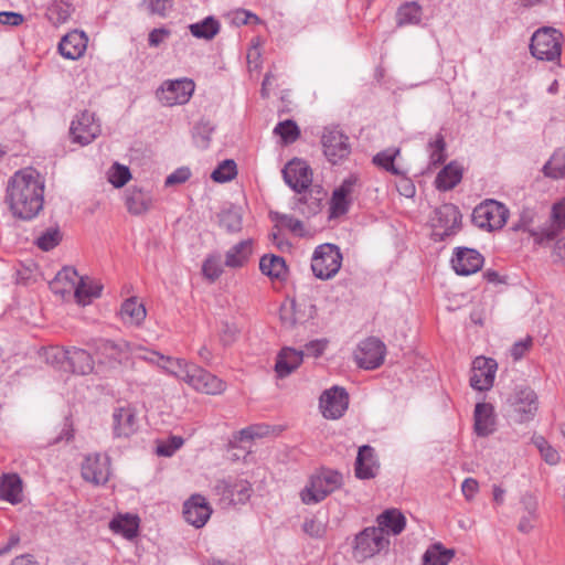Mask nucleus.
<instances>
[{
    "mask_svg": "<svg viewBox=\"0 0 565 565\" xmlns=\"http://www.w3.org/2000/svg\"><path fill=\"white\" fill-rule=\"evenodd\" d=\"M7 202L15 217L32 220L43 209L44 182L34 169L17 171L7 186Z\"/></svg>",
    "mask_w": 565,
    "mask_h": 565,
    "instance_id": "f257e3e1",
    "label": "nucleus"
},
{
    "mask_svg": "<svg viewBox=\"0 0 565 565\" xmlns=\"http://www.w3.org/2000/svg\"><path fill=\"white\" fill-rule=\"evenodd\" d=\"M175 366L177 370H171L170 374L182 380L198 392L216 395L225 391L226 385L221 379L196 364L177 359Z\"/></svg>",
    "mask_w": 565,
    "mask_h": 565,
    "instance_id": "f03ea898",
    "label": "nucleus"
},
{
    "mask_svg": "<svg viewBox=\"0 0 565 565\" xmlns=\"http://www.w3.org/2000/svg\"><path fill=\"white\" fill-rule=\"evenodd\" d=\"M343 477L332 469H321L313 473L308 484L301 490L300 498L305 504H316L341 488Z\"/></svg>",
    "mask_w": 565,
    "mask_h": 565,
    "instance_id": "7ed1b4c3",
    "label": "nucleus"
},
{
    "mask_svg": "<svg viewBox=\"0 0 565 565\" xmlns=\"http://www.w3.org/2000/svg\"><path fill=\"white\" fill-rule=\"evenodd\" d=\"M390 540L382 529L369 526L359 532L353 541L352 557L358 563L372 558L383 550L387 548Z\"/></svg>",
    "mask_w": 565,
    "mask_h": 565,
    "instance_id": "20e7f679",
    "label": "nucleus"
},
{
    "mask_svg": "<svg viewBox=\"0 0 565 565\" xmlns=\"http://www.w3.org/2000/svg\"><path fill=\"white\" fill-rule=\"evenodd\" d=\"M563 35L554 28H542L531 38V54L542 61H558L562 53Z\"/></svg>",
    "mask_w": 565,
    "mask_h": 565,
    "instance_id": "39448f33",
    "label": "nucleus"
},
{
    "mask_svg": "<svg viewBox=\"0 0 565 565\" xmlns=\"http://www.w3.org/2000/svg\"><path fill=\"white\" fill-rule=\"evenodd\" d=\"M508 207L495 200H484L472 211V223L480 230L493 232L501 230L508 221Z\"/></svg>",
    "mask_w": 565,
    "mask_h": 565,
    "instance_id": "423d86ee",
    "label": "nucleus"
},
{
    "mask_svg": "<svg viewBox=\"0 0 565 565\" xmlns=\"http://www.w3.org/2000/svg\"><path fill=\"white\" fill-rule=\"evenodd\" d=\"M342 259V253L337 245L321 244L316 247L311 258L312 273L319 279H330L340 270Z\"/></svg>",
    "mask_w": 565,
    "mask_h": 565,
    "instance_id": "0eeeda50",
    "label": "nucleus"
},
{
    "mask_svg": "<svg viewBox=\"0 0 565 565\" xmlns=\"http://www.w3.org/2000/svg\"><path fill=\"white\" fill-rule=\"evenodd\" d=\"M507 403L510 407L511 416L518 423L531 420L539 408L536 393L530 387L520 386L508 397Z\"/></svg>",
    "mask_w": 565,
    "mask_h": 565,
    "instance_id": "6e6552de",
    "label": "nucleus"
},
{
    "mask_svg": "<svg viewBox=\"0 0 565 565\" xmlns=\"http://www.w3.org/2000/svg\"><path fill=\"white\" fill-rule=\"evenodd\" d=\"M195 84L190 78L170 79L157 90V98L163 106H174L186 104L194 93Z\"/></svg>",
    "mask_w": 565,
    "mask_h": 565,
    "instance_id": "1a4fd4ad",
    "label": "nucleus"
},
{
    "mask_svg": "<svg viewBox=\"0 0 565 565\" xmlns=\"http://www.w3.org/2000/svg\"><path fill=\"white\" fill-rule=\"evenodd\" d=\"M460 225L461 213L456 205L446 203L435 210V217L433 218L434 235L438 236L439 241L455 235Z\"/></svg>",
    "mask_w": 565,
    "mask_h": 565,
    "instance_id": "9d476101",
    "label": "nucleus"
},
{
    "mask_svg": "<svg viewBox=\"0 0 565 565\" xmlns=\"http://www.w3.org/2000/svg\"><path fill=\"white\" fill-rule=\"evenodd\" d=\"M565 228V199L552 206L550 218L542 225L541 232H533L536 246H548Z\"/></svg>",
    "mask_w": 565,
    "mask_h": 565,
    "instance_id": "9b49d317",
    "label": "nucleus"
},
{
    "mask_svg": "<svg viewBox=\"0 0 565 565\" xmlns=\"http://www.w3.org/2000/svg\"><path fill=\"white\" fill-rule=\"evenodd\" d=\"M385 353V344L379 338L370 337L359 343L354 358L360 367L374 370L383 364Z\"/></svg>",
    "mask_w": 565,
    "mask_h": 565,
    "instance_id": "f8f14e48",
    "label": "nucleus"
},
{
    "mask_svg": "<svg viewBox=\"0 0 565 565\" xmlns=\"http://www.w3.org/2000/svg\"><path fill=\"white\" fill-rule=\"evenodd\" d=\"M321 143L323 153L332 164L345 159L351 152V146L348 136L337 128H326Z\"/></svg>",
    "mask_w": 565,
    "mask_h": 565,
    "instance_id": "ddd939ff",
    "label": "nucleus"
},
{
    "mask_svg": "<svg viewBox=\"0 0 565 565\" xmlns=\"http://www.w3.org/2000/svg\"><path fill=\"white\" fill-rule=\"evenodd\" d=\"M93 349L99 363L115 367L128 356L130 345L125 341L115 342L107 339H97L93 342Z\"/></svg>",
    "mask_w": 565,
    "mask_h": 565,
    "instance_id": "4468645a",
    "label": "nucleus"
},
{
    "mask_svg": "<svg viewBox=\"0 0 565 565\" xmlns=\"http://www.w3.org/2000/svg\"><path fill=\"white\" fill-rule=\"evenodd\" d=\"M100 125L95 118V114L88 110L82 111L75 120L72 121L70 134L74 142L82 146L89 145L100 134Z\"/></svg>",
    "mask_w": 565,
    "mask_h": 565,
    "instance_id": "2eb2a0df",
    "label": "nucleus"
},
{
    "mask_svg": "<svg viewBox=\"0 0 565 565\" xmlns=\"http://www.w3.org/2000/svg\"><path fill=\"white\" fill-rule=\"evenodd\" d=\"M349 406V394L345 388L332 386L326 390L320 397L322 415L328 419H339Z\"/></svg>",
    "mask_w": 565,
    "mask_h": 565,
    "instance_id": "dca6fc26",
    "label": "nucleus"
},
{
    "mask_svg": "<svg viewBox=\"0 0 565 565\" xmlns=\"http://www.w3.org/2000/svg\"><path fill=\"white\" fill-rule=\"evenodd\" d=\"M284 181L298 194L312 184V171L309 164L300 159L290 160L282 169Z\"/></svg>",
    "mask_w": 565,
    "mask_h": 565,
    "instance_id": "f3484780",
    "label": "nucleus"
},
{
    "mask_svg": "<svg viewBox=\"0 0 565 565\" xmlns=\"http://www.w3.org/2000/svg\"><path fill=\"white\" fill-rule=\"evenodd\" d=\"M498 364L493 359L477 356L472 362L470 385L477 391H488L492 387Z\"/></svg>",
    "mask_w": 565,
    "mask_h": 565,
    "instance_id": "a211bd4d",
    "label": "nucleus"
},
{
    "mask_svg": "<svg viewBox=\"0 0 565 565\" xmlns=\"http://www.w3.org/2000/svg\"><path fill=\"white\" fill-rule=\"evenodd\" d=\"M326 198L327 191H324L321 185L310 184L299 194L295 202L294 210L305 217L315 216L321 211L322 202Z\"/></svg>",
    "mask_w": 565,
    "mask_h": 565,
    "instance_id": "6ab92c4d",
    "label": "nucleus"
},
{
    "mask_svg": "<svg viewBox=\"0 0 565 565\" xmlns=\"http://www.w3.org/2000/svg\"><path fill=\"white\" fill-rule=\"evenodd\" d=\"M215 490L223 500H227L231 504H244L248 501L252 493V486L246 480L223 479L218 480Z\"/></svg>",
    "mask_w": 565,
    "mask_h": 565,
    "instance_id": "aec40b11",
    "label": "nucleus"
},
{
    "mask_svg": "<svg viewBox=\"0 0 565 565\" xmlns=\"http://www.w3.org/2000/svg\"><path fill=\"white\" fill-rule=\"evenodd\" d=\"M110 476V463L107 456L99 454L87 456L82 465V477L94 484H104Z\"/></svg>",
    "mask_w": 565,
    "mask_h": 565,
    "instance_id": "412c9836",
    "label": "nucleus"
},
{
    "mask_svg": "<svg viewBox=\"0 0 565 565\" xmlns=\"http://www.w3.org/2000/svg\"><path fill=\"white\" fill-rule=\"evenodd\" d=\"M484 258L473 248L457 247L451 258V265L455 271L461 276H469L482 268Z\"/></svg>",
    "mask_w": 565,
    "mask_h": 565,
    "instance_id": "4be33fe9",
    "label": "nucleus"
},
{
    "mask_svg": "<svg viewBox=\"0 0 565 565\" xmlns=\"http://www.w3.org/2000/svg\"><path fill=\"white\" fill-rule=\"evenodd\" d=\"M211 513L212 508L201 494H193L183 504V516L185 521L198 529L205 525Z\"/></svg>",
    "mask_w": 565,
    "mask_h": 565,
    "instance_id": "5701e85b",
    "label": "nucleus"
},
{
    "mask_svg": "<svg viewBox=\"0 0 565 565\" xmlns=\"http://www.w3.org/2000/svg\"><path fill=\"white\" fill-rule=\"evenodd\" d=\"M58 356L67 361L73 373L86 375L94 370V360L90 353L84 349L72 347L65 350H56L54 358L57 359Z\"/></svg>",
    "mask_w": 565,
    "mask_h": 565,
    "instance_id": "b1692460",
    "label": "nucleus"
},
{
    "mask_svg": "<svg viewBox=\"0 0 565 565\" xmlns=\"http://www.w3.org/2000/svg\"><path fill=\"white\" fill-rule=\"evenodd\" d=\"M113 419L114 436L117 438H128L138 430L137 414L130 406L116 408L113 414Z\"/></svg>",
    "mask_w": 565,
    "mask_h": 565,
    "instance_id": "393cba45",
    "label": "nucleus"
},
{
    "mask_svg": "<svg viewBox=\"0 0 565 565\" xmlns=\"http://www.w3.org/2000/svg\"><path fill=\"white\" fill-rule=\"evenodd\" d=\"M125 205L132 215H142L147 213L152 205V194L142 188L131 185L125 190Z\"/></svg>",
    "mask_w": 565,
    "mask_h": 565,
    "instance_id": "a878e982",
    "label": "nucleus"
},
{
    "mask_svg": "<svg viewBox=\"0 0 565 565\" xmlns=\"http://www.w3.org/2000/svg\"><path fill=\"white\" fill-rule=\"evenodd\" d=\"M380 465L373 447L363 445L355 459V476L359 479H372L377 475Z\"/></svg>",
    "mask_w": 565,
    "mask_h": 565,
    "instance_id": "bb28decb",
    "label": "nucleus"
},
{
    "mask_svg": "<svg viewBox=\"0 0 565 565\" xmlns=\"http://www.w3.org/2000/svg\"><path fill=\"white\" fill-rule=\"evenodd\" d=\"M87 46V36L83 31H72L64 35L58 43V52L68 60L79 58Z\"/></svg>",
    "mask_w": 565,
    "mask_h": 565,
    "instance_id": "cd10ccee",
    "label": "nucleus"
},
{
    "mask_svg": "<svg viewBox=\"0 0 565 565\" xmlns=\"http://www.w3.org/2000/svg\"><path fill=\"white\" fill-rule=\"evenodd\" d=\"M355 178L345 179L341 185L333 191L330 201V217H339L345 214L350 207V194L355 184Z\"/></svg>",
    "mask_w": 565,
    "mask_h": 565,
    "instance_id": "c85d7f7f",
    "label": "nucleus"
},
{
    "mask_svg": "<svg viewBox=\"0 0 565 565\" xmlns=\"http://www.w3.org/2000/svg\"><path fill=\"white\" fill-rule=\"evenodd\" d=\"M303 360V352L292 348H282L276 358L275 372L278 377L284 379L290 375L300 366Z\"/></svg>",
    "mask_w": 565,
    "mask_h": 565,
    "instance_id": "c756f323",
    "label": "nucleus"
},
{
    "mask_svg": "<svg viewBox=\"0 0 565 565\" xmlns=\"http://www.w3.org/2000/svg\"><path fill=\"white\" fill-rule=\"evenodd\" d=\"M77 271L73 267H63L50 282V289L62 298L74 292L78 281Z\"/></svg>",
    "mask_w": 565,
    "mask_h": 565,
    "instance_id": "7c9ffc66",
    "label": "nucleus"
},
{
    "mask_svg": "<svg viewBox=\"0 0 565 565\" xmlns=\"http://www.w3.org/2000/svg\"><path fill=\"white\" fill-rule=\"evenodd\" d=\"M475 431L478 436L486 437L494 431L495 419L493 406L488 403H478L475 407Z\"/></svg>",
    "mask_w": 565,
    "mask_h": 565,
    "instance_id": "2f4dec72",
    "label": "nucleus"
},
{
    "mask_svg": "<svg viewBox=\"0 0 565 565\" xmlns=\"http://www.w3.org/2000/svg\"><path fill=\"white\" fill-rule=\"evenodd\" d=\"M252 254V239L241 241L226 252L224 265L230 268H242L247 264Z\"/></svg>",
    "mask_w": 565,
    "mask_h": 565,
    "instance_id": "473e14b6",
    "label": "nucleus"
},
{
    "mask_svg": "<svg viewBox=\"0 0 565 565\" xmlns=\"http://www.w3.org/2000/svg\"><path fill=\"white\" fill-rule=\"evenodd\" d=\"M377 526L383 533L397 535L403 532L406 525L405 516L396 509H390L381 513L377 519Z\"/></svg>",
    "mask_w": 565,
    "mask_h": 565,
    "instance_id": "72a5a7b5",
    "label": "nucleus"
},
{
    "mask_svg": "<svg viewBox=\"0 0 565 565\" xmlns=\"http://www.w3.org/2000/svg\"><path fill=\"white\" fill-rule=\"evenodd\" d=\"M462 179V169L456 162H450L437 174L435 184L438 190L454 189Z\"/></svg>",
    "mask_w": 565,
    "mask_h": 565,
    "instance_id": "f704fd0d",
    "label": "nucleus"
},
{
    "mask_svg": "<svg viewBox=\"0 0 565 565\" xmlns=\"http://www.w3.org/2000/svg\"><path fill=\"white\" fill-rule=\"evenodd\" d=\"M120 317L125 323L139 326L146 318V308L136 297H131L121 305Z\"/></svg>",
    "mask_w": 565,
    "mask_h": 565,
    "instance_id": "c9c22d12",
    "label": "nucleus"
},
{
    "mask_svg": "<svg viewBox=\"0 0 565 565\" xmlns=\"http://www.w3.org/2000/svg\"><path fill=\"white\" fill-rule=\"evenodd\" d=\"M260 271L275 279H284L287 275L286 262L281 256L264 255L259 260Z\"/></svg>",
    "mask_w": 565,
    "mask_h": 565,
    "instance_id": "e433bc0d",
    "label": "nucleus"
},
{
    "mask_svg": "<svg viewBox=\"0 0 565 565\" xmlns=\"http://www.w3.org/2000/svg\"><path fill=\"white\" fill-rule=\"evenodd\" d=\"M218 20L210 15L202 21L189 25L190 33L196 39L212 40L220 32Z\"/></svg>",
    "mask_w": 565,
    "mask_h": 565,
    "instance_id": "4c0bfd02",
    "label": "nucleus"
},
{
    "mask_svg": "<svg viewBox=\"0 0 565 565\" xmlns=\"http://www.w3.org/2000/svg\"><path fill=\"white\" fill-rule=\"evenodd\" d=\"M455 556V550L445 548L443 544H433L423 555L424 565H448Z\"/></svg>",
    "mask_w": 565,
    "mask_h": 565,
    "instance_id": "58836bf2",
    "label": "nucleus"
},
{
    "mask_svg": "<svg viewBox=\"0 0 565 565\" xmlns=\"http://www.w3.org/2000/svg\"><path fill=\"white\" fill-rule=\"evenodd\" d=\"M21 480L17 475L3 476L0 483V497L11 503L20 501L21 495Z\"/></svg>",
    "mask_w": 565,
    "mask_h": 565,
    "instance_id": "ea45409f",
    "label": "nucleus"
},
{
    "mask_svg": "<svg viewBox=\"0 0 565 565\" xmlns=\"http://www.w3.org/2000/svg\"><path fill=\"white\" fill-rule=\"evenodd\" d=\"M109 527L114 533L121 534L126 539L131 540L138 533V519L129 515L114 518L109 523Z\"/></svg>",
    "mask_w": 565,
    "mask_h": 565,
    "instance_id": "a19ab883",
    "label": "nucleus"
},
{
    "mask_svg": "<svg viewBox=\"0 0 565 565\" xmlns=\"http://www.w3.org/2000/svg\"><path fill=\"white\" fill-rule=\"evenodd\" d=\"M218 224L228 233H237L242 230V213L238 207L231 206L222 210L218 215Z\"/></svg>",
    "mask_w": 565,
    "mask_h": 565,
    "instance_id": "79ce46f5",
    "label": "nucleus"
},
{
    "mask_svg": "<svg viewBox=\"0 0 565 565\" xmlns=\"http://www.w3.org/2000/svg\"><path fill=\"white\" fill-rule=\"evenodd\" d=\"M102 286L86 281L83 277L79 278L78 284L74 290V297L79 305H87L93 298L100 296Z\"/></svg>",
    "mask_w": 565,
    "mask_h": 565,
    "instance_id": "37998d69",
    "label": "nucleus"
},
{
    "mask_svg": "<svg viewBox=\"0 0 565 565\" xmlns=\"http://www.w3.org/2000/svg\"><path fill=\"white\" fill-rule=\"evenodd\" d=\"M399 148H387L373 157V163L385 171L401 175L402 171L394 164L395 158L399 154Z\"/></svg>",
    "mask_w": 565,
    "mask_h": 565,
    "instance_id": "c03bdc74",
    "label": "nucleus"
},
{
    "mask_svg": "<svg viewBox=\"0 0 565 565\" xmlns=\"http://www.w3.org/2000/svg\"><path fill=\"white\" fill-rule=\"evenodd\" d=\"M544 174L553 179L565 177V149L556 150L543 167Z\"/></svg>",
    "mask_w": 565,
    "mask_h": 565,
    "instance_id": "a18cd8bd",
    "label": "nucleus"
},
{
    "mask_svg": "<svg viewBox=\"0 0 565 565\" xmlns=\"http://www.w3.org/2000/svg\"><path fill=\"white\" fill-rule=\"evenodd\" d=\"M274 134L281 138L284 145L294 143L300 136V129L296 121L286 119L279 121L274 128Z\"/></svg>",
    "mask_w": 565,
    "mask_h": 565,
    "instance_id": "49530a36",
    "label": "nucleus"
},
{
    "mask_svg": "<svg viewBox=\"0 0 565 565\" xmlns=\"http://www.w3.org/2000/svg\"><path fill=\"white\" fill-rule=\"evenodd\" d=\"M214 126L207 120H201L193 127L192 137L196 147L206 149L211 141Z\"/></svg>",
    "mask_w": 565,
    "mask_h": 565,
    "instance_id": "de8ad7c7",
    "label": "nucleus"
},
{
    "mask_svg": "<svg viewBox=\"0 0 565 565\" xmlns=\"http://www.w3.org/2000/svg\"><path fill=\"white\" fill-rule=\"evenodd\" d=\"M237 174V167L234 160L226 159L221 162L212 172L211 178L213 181L224 183L233 180Z\"/></svg>",
    "mask_w": 565,
    "mask_h": 565,
    "instance_id": "09e8293b",
    "label": "nucleus"
},
{
    "mask_svg": "<svg viewBox=\"0 0 565 565\" xmlns=\"http://www.w3.org/2000/svg\"><path fill=\"white\" fill-rule=\"evenodd\" d=\"M422 9L416 2L405 3L398 9L397 20L399 25L419 23Z\"/></svg>",
    "mask_w": 565,
    "mask_h": 565,
    "instance_id": "8fccbe9b",
    "label": "nucleus"
},
{
    "mask_svg": "<svg viewBox=\"0 0 565 565\" xmlns=\"http://www.w3.org/2000/svg\"><path fill=\"white\" fill-rule=\"evenodd\" d=\"M202 273L205 278L215 281L223 274V263L220 255H209L202 265Z\"/></svg>",
    "mask_w": 565,
    "mask_h": 565,
    "instance_id": "3c124183",
    "label": "nucleus"
},
{
    "mask_svg": "<svg viewBox=\"0 0 565 565\" xmlns=\"http://www.w3.org/2000/svg\"><path fill=\"white\" fill-rule=\"evenodd\" d=\"M62 239V235L60 233L58 228H47L45 232H43L35 241L36 246L44 250L49 252L53 249L55 246L58 245V243Z\"/></svg>",
    "mask_w": 565,
    "mask_h": 565,
    "instance_id": "603ef678",
    "label": "nucleus"
},
{
    "mask_svg": "<svg viewBox=\"0 0 565 565\" xmlns=\"http://www.w3.org/2000/svg\"><path fill=\"white\" fill-rule=\"evenodd\" d=\"M428 148L430 151V163L435 167L444 163L446 160V142L441 134H438L435 140L428 143Z\"/></svg>",
    "mask_w": 565,
    "mask_h": 565,
    "instance_id": "864d4df0",
    "label": "nucleus"
},
{
    "mask_svg": "<svg viewBox=\"0 0 565 565\" xmlns=\"http://www.w3.org/2000/svg\"><path fill=\"white\" fill-rule=\"evenodd\" d=\"M142 351H145V354L139 355L140 359L162 367L168 373H170L171 370H177L175 367H173V364H175V360L169 356H164L157 351H147L145 349H142Z\"/></svg>",
    "mask_w": 565,
    "mask_h": 565,
    "instance_id": "5fc2aeb1",
    "label": "nucleus"
},
{
    "mask_svg": "<svg viewBox=\"0 0 565 565\" xmlns=\"http://www.w3.org/2000/svg\"><path fill=\"white\" fill-rule=\"evenodd\" d=\"M534 221V212L531 209H524L520 215V220L513 225L514 231L527 232L532 237L533 232H541L542 226L532 227Z\"/></svg>",
    "mask_w": 565,
    "mask_h": 565,
    "instance_id": "6e6d98bb",
    "label": "nucleus"
},
{
    "mask_svg": "<svg viewBox=\"0 0 565 565\" xmlns=\"http://www.w3.org/2000/svg\"><path fill=\"white\" fill-rule=\"evenodd\" d=\"M50 18L56 23H64L71 17L73 8L65 2H57L49 8Z\"/></svg>",
    "mask_w": 565,
    "mask_h": 565,
    "instance_id": "4d7b16f0",
    "label": "nucleus"
},
{
    "mask_svg": "<svg viewBox=\"0 0 565 565\" xmlns=\"http://www.w3.org/2000/svg\"><path fill=\"white\" fill-rule=\"evenodd\" d=\"M130 177V171L126 166L115 163L113 167V171L109 174V182L115 188H121L129 181Z\"/></svg>",
    "mask_w": 565,
    "mask_h": 565,
    "instance_id": "13d9d810",
    "label": "nucleus"
},
{
    "mask_svg": "<svg viewBox=\"0 0 565 565\" xmlns=\"http://www.w3.org/2000/svg\"><path fill=\"white\" fill-rule=\"evenodd\" d=\"M274 220L279 222L282 226L287 227L290 232L295 234H300L303 230L302 222L291 215L276 212L274 214Z\"/></svg>",
    "mask_w": 565,
    "mask_h": 565,
    "instance_id": "bf43d9fd",
    "label": "nucleus"
},
{
    "mask_svg": "<svg viewBox=\"0 0 565 565\" xmlns=\"http://www.w3.org/2000/svg\"><path fill=\"white\" fill-rule=\"evenodd\" d=\"M182 445V437L171 436L167 443L158 445L157 454L162 457H171Z\"/></svg>",
    "mask_w": 565,
    "mask_h": 565,
    "instance_id": "052dcab7",
    "label": "nucleus"
},
{
    "mask_svg": "<svg viewBox=\"0 0 565 565\" xmlns=\"http://www.w3.org/2000/svg\"><path fill=\"white\" fill-rule=\"evenodd\" d=\"M191 177V170L188 167H181L169 174L164 181L166 186L182 184Z\"/></svg>",
    "mask_w": 565,
    "mask_h": 565,
    "instance_id": "680f3d73",
    "label": "nucleus"
},
{
    "mask_svg": "<svg viewBox=\"0 0 565 565\" xmlns=\"http://www.w3.org/2000/svg\"><path fill=\"white\" fill-rule=\"evenodd\" d=\"M173 0H148L150 13L166 17L167 12L172 8Z\"/></svg>",
    "mask_w": 565,
    "mask_h": 565,
    "instance_id": "e2e57ef3",
    "label": "nucleus"
},
{
    "mask_svg": "<svg viewBox=\"0 0 565 565\" xmlns=\"http://www.w3.org/2000/svg\"><path fill=\"white\" fill-rule=\"evenodd\" d=\"M303 531L311 537H322L326 533L324 525L316 519L306 520L303 523Z\"/></svg>",
    "mask_w": 565,
    "mask_h": 565,
    "instance_id": "0e129e2a",
    "label": "nucleus"
},
{
    "mask_svg": "<svg viewBox=\"0 0 565 565\" xmlns=\"http://www.w3.org/2000/svg\"><path fill=\"white\" fill-rule=\"evenodd\" d=\"M171 34L167 28L153 29L148 35V43L151 47H158Z\"/></svg>",
    "mask_w": 565,
    "mask_h": 565,
    "instance_id": "69168bd1",
    "label": "nucleus"
},
{
    "mask_svg": "<svg viewBox=\"0 0 565 565\" xmlns=\"http://www.w3.org/2000/svg\"><path fill=\"white\" fill-rule=\"evenodd\" d=\"M531 345H532V339L530 337H527L524 340H520V341L515 342L511 348L512 358L515 361L522 359L524 356V354L526 353V351H529Z\"/></svg>",
    "mask_w": 565,
    "mask_h": 565,
    "instance_id": "338daca9",
    "label": "nucleus"
},
{
    "mask_svg": "<svg viewBox=\"0 0 565 565\" xmlns=\"http://www.w3.org/2000/svg\"><path fill=\"white\" fill-rule=\"evenodd\" d=\"M24 21V17L21 13L12 11L0 12V23L4 25L18 26Z\"/></svg>",
    "mask_w": 565,
    "mask_h": 565,
    "instance_id": "774afa93",
    "label": "nucleus"
}]
</instances>
